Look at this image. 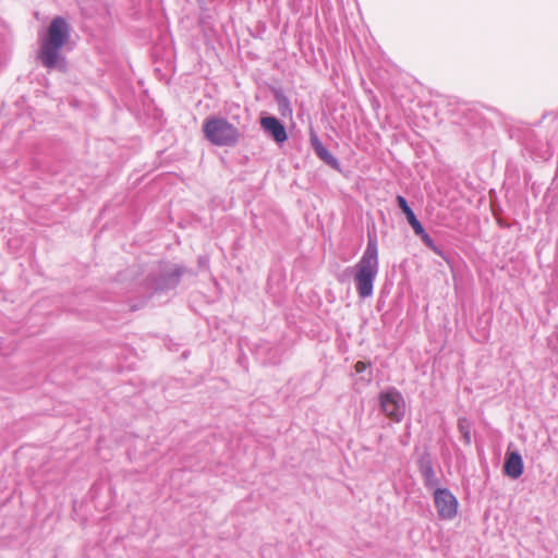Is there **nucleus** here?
Returning <instances> with one entry per match:
<instances>
[{"instance_id": "nucleus-1", "label": "nucleus", "mask_w": 558, "mask_h": 558, "mask_svg": "<svg viewBox=\"0 0 558 558\" xmlns=\"http://www.w3.org/2000/svg\"><path fill=\"white\" fill-rule=\"evenodd\" d=\"M71 26L62 16H54L47 27L44 36L40 37L38 59L41 64L49 69H57L63 61L61 49L69 41Z\"/></svg>"}, {"instance_id": "nucleus-2", "label": "nucleus", "mask_w": 558, "mask_h": 558, "mask_svg": "<svg viewBox=\"0 0 558 558\" xmlns=\"http://www.w3.org/2000/svg\"><path fill=\"white\" fill-rule=\"evenodd\" d=\"M356 290L361 298L373 294V283L378 272V245L374 236L368 235L366 248L355 266Z\"/></svg>"}, {"instance_id": "nucleus-3", "label": "nucleus", "mask_w": 558, "mask_h": 558, "mask_svg": "<svg viewBox=\"0 0 558 558\" xmlns=\"http://www.w3.org/2000/svg\"><path fill=\"white\" fill-rule=\"evenodd\" d=\"M203 132L213 145L234 146L240 140V131L228 120L218 117H209L203 123Z\"/></svg>"}, {"instance_id": "nucleus-4", "label": "nucleus", "mask_w": 558, "mask_h": 558, "mask_svg": "<svg viewBox=\"0 0 558 558\" xmlns=\"http://www.w3.org/2000/svg\"><path fill=\"white\" fill-rule=\"evenodd\" d=\"M379 403L385 415L393 421L401 422L404 416L405 401L396 389L384 391L379 395Z\"/></svg>"}, {"instance_id": "nucleus-5", "label": "nucleus", "mask_w": 558, "mask_h": 558, "mask_svg": "<svg viewBox=\"0 0 558 558\" xmlns=\"http://www.w3.org/2000/svg\"><path fill=\"white\" fill-rule=\"evenodd\" d=\"M438 515L449 520L456 517L458 502L456 497L447 489H437L434 494Z\"/></svg>"}, {"instance_id": "nucleus-6", "label": "nucleus", "mask_w": 558, "mask_h": 558, "mask_svg": "<svg viewBox=\"0 0 558 558\" xmlns=\"http://www.w3.org/2000/svg\"><path fill=\"white\" fill-rule=\"evenodd\" d=\"M262 128L271 136L277 143H283L287 140V132L284 126L275 117H266L260 120Z\"/></svg>"}, {"instance_id": "nucleus-7", "label": "nucleus", "mask_w": 558, "mask_h": 558, "mask_svg": "<svg viewBox=\"0 0 558 558\" xmlns=\"http://www.w3.org/2000/svg\"><path fill=\"white\" fill-rule=\"evenodd\" d=\"M504 471L506 475H508L511 478H518L522 475L523 461L518 452H510L507 454Z\"/></svg>"}, {"instance_id": "nucleus-8", "label": "nucleus", "mask_w": 558, "mask_h": 558, "mask_svg": "<svg viewBox=\"0 0 558 558\" xmlns=\"http://www.w3.org/2000/svg\"><path fill=\"white\" fill-rule=\"evenodd\" d=\"M397 203H398L400 209L407 216L408 222L412 227L413 231L414 232L422 231V223L415 217L413 210L408 205V202L405 201V198L403 196H401V195H398L397 196Z\"/></svg>"}, {"instance_id": "nucleus-9", "label": "nucleus", "mask_w": 558, "mask_h": 558, "mask_svg": "<svg viewBox=\"0 0 558 558\" xmlns=\"http://www.w3.org/2000/svg\"><path fill=\"white\" fill-rule=\"evenodd\" d=\"M316 153L317 155L323 159L325 160L326 162L328 163H331L332 161H335L333 157L331 156V154L320 144H317L316 147Z\"/></svg>"}, {"instance_id": "nucleus-10", "label": "nucleus", "mask_w": 558, "mask_h": 558, "mask_svg": "<svg viewBox=\"0 0 558 558\" xmlns=\"http://www.w3.org/2000/svg\"><path fill=\"white\" fill-rule=\"evenodd\" d=\"M416 235H418L422 241L430 248H435L434 241L432 238L425 232L424 228L422 227V231L415 232Z\"/></svg>"}, {"instance_id": "nucleus-11", "label": "nucleus", "mask_w": 558, "mask_h": 558, "mask_svg": "<svg viewBox=\"0 0 558 558\" xmlns=\"http://www.w3.org/2000/svg\"><path fill=\"white\" fill-rule=\"evenodd\" d=\"M368 366H369V364H368V363L363 362V361H357V362L355 363L354 368H355V372H356V373H362V372H364Z\"/></svg>"}]
</instances>
